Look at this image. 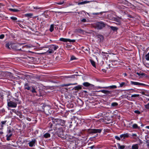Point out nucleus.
Returning a JSON list of instances; mask_svg holds the SVG:
<instances>
[{"instance_id": "1", "label": "nucleus", "mask_w": 149, "mask_h": 149, "mask_svg": "<svg viewBox=\"0 0 149 149\" xmlns=\"http://www.w3.org/2000/svg\"><path fill=\"white\" fill-rule=\"evenodd\" d=\"M48 127L53 129L59 137H63V131L62 127H60L59 124L55 123L54 121H52L49 123ZM52 130V129L50 130L49 131Z\"/></svg>"}, {"instance_id": "2", "label": "nucleus", "mask_w": 149, "mask_h": 149, "mask_svg": "<svg viewBox=\"0 0 149 149\" xmlns=\"http://www.w3.org/2000/svg\"><path fill=\"white\" fill-rule=\"evenodd\" d=\"M92 25L93 27L100 30L105 27L106 24L103 22H98L92 24Z\"/></svg>"}, {"instance_id": "3", "label": "nucleus", "mask_w": 149, "mask_h": 149, "mask_svg": "<svg viewBox=\"0 0 149 149\" xmlns=\"http://www.w3.org/2000/svg\"><path fill=\"white\" fill-rule=\"evenodd\" d=\"M24 89L25 90L30 91L33 93H36L34 87L30 86L28 83L24 84Z\"/></svg>"}, {"instance_id": "4", "label": "nucleus", "mask_w": 149, "mask_h": 149, "mask_svg": "<svg viewBox=\"0 0 149 149\" xmlns=\"http://www.w3.org/2000/svg\"><path fill=\"white\" fill-rule=\"evenodd\" d=\"M102 129H89L87 130V132L89 134H95L97 133H100Z\"/></svg>"}, {"instance_id": "5", "label": "nucleus", "mask_w": 149, "mask_h": 149, "mask_svg": "<svg viewBox=\"0 0 149 149\" xmlns=\"http://www.w3.org/2000/svg\"><path fill=\"white\" fill-rule=\"evenodd\" d=\"M52 119V121H54L55 123H57L60 125V127L61 126H63L65 124V121L63 120L60 119Z\"/></svg>"}, {"instance_id": "6", "label": "nucleus", "mask_w": 149, "mask_h": 149, "mask_svg": "<svg viewBox=\"0 0 149 149\" xmlns=\"http://www.w3.org/2000/svg\"><path fill=\"white\" fill-rule=\"evenodd\" d=\"M20 45L18 44L12 43L11 44V47L12 49L16 51H20L21 50V48H19Z\"/></svg>"}, {"instance_id": "7", "label": "nucleus", "mask_w": 149, "mask_h": 149, "mask_svg": "<svg viewBox=\"0 0 149 149\" xmlns=\"http://www.w3.org/2000/svg\"><path fill=\"white\" fill-rule=\"evenodd\" d=\"M7 105L8 107L12 108H15L17 106L16 103L10 101L9 99L7 100Z\"/></svg>"}, {"instance_id": "8", "label": "nucleus", "mask_w": 149, "mask_h": 149, "mask_svg": "<svg viewBox=\"0 0 149 149\" xmlns=\"http://www.w3.org/2000/svg\"><path fill=\"white\" fill-rule=\"evenodd\" d=\"M59 40L63 42H74L75 40H70L69 39L65 38H61Z\"/></svg>"}, {"instance_id": "9", "label": "nucleus", "mask_w": 149, "mask_h": 149, "mask_svg": "<svg viewBox=\"0 0 149 149\" xmlns=\"http://www.w3.org/2000/svg\"><path fill=\"white\" fill-rule=\"evenodd\" d=\"M84 31L81 28L77 29H75L74 32L75 33H79L80 34H84Z\"/></svg>"}, {"instance_id": "10", "label": "nucleus", "mask_w": 149, "mask_h": 149, "mask_svg": "<svg viewBox=\"0 0 149 149\" xmlns=\"http://www.w3.org/2000/svg\"><path fill=\"white\" fill-rule=\"evenodd\" d=\"M36 142V141L35 139H33L31 141H30L29 143V146L30 147H32L35 145V143Z\"/></svg>"}, {"instance_id": "11", "label": "nucleus", "mask_w": 149, "mask_h": 149, "mask_svg": "<svg viewBox=\"0 0 149 149\" xmlns=\"http://www.w3.org/2000/svg\"><path fill=\"white\" fill-rule=\"evenodd\" d=\"M99 92H101L102 93H104L105 94H111L112 93V91H109L108 90H101L99 91Z\"/></svg>"}, {"instance_id": "12", "label": "nucleus", "mask_w": 149, "mask_h": 149, "mask_svg": "<svg viewBox=\"0 0 149 149\" xmlns=\"http://www.w3.org/2000/svg\"><path fill=\"white\" fill-rule=\"evenodd\" d=\"M129 134L128 133L122 134L120 135V137L121 138H123V139H125V138H127L129 137Z\"/></svg>"}, {"instance_id": "13", "label": "nucleus", "mask_w": 149, "mask_h": 149, "mask_svg": "<svg viewBox=\"0 0 149 149\" xmlns=\"http://www.w3.org/2000/svg\"><path fill=\"white\" fill-rule=\"evenodd\" d=\"M114 21L116 22H115V23L117 25H120L121 24V22L120 21V20L117 18H115L114 19Z\"/></svg>"}, {"instance_id": "14", "label": "nucleus", "mask_w": 149, "mask_h": 149, "mask_svg": "<svg viewBox=\"0 0 149 149\" xmlns=\"http://www.w3.org/2000/svg\"><path fill=\"white\" fill-rule=\"evenodd\" d=\"M58 48V46L57 45H52L50 47V48L52 50H53V51H55Z\"/></svg>"}, {"instance_id": "15", "label": "nucleus", "mask_w": 149, "mask_h": 149, "mask_svg": "<svg viewBox=\"0 0 149 149\" xmlns=\"http://www.w3.org/2000/svg\"><path fill=\"white\" fill-rule=\"evenodd\" d=\"M12 43H7L6 45V47L8 49H11L12 48L11 47V44Z\"/></svg>"}, {"instance_id": "16", "label": "nucleus", "mask_w": 149, "mask_h": 149, "mask_svg": "<svg viewBox=\"0 0 149 149\" xmlns=\"http://www.w3.org/2000/svg\"><path fill=\"white\" fill-rule=\"evenodd\" d=\"M118 149H124L125 147L124 145H120L119 143H117Z\"/></svg>"}, {"instance_id": "17", "label": "nucleus", "mask_w": 149, "mask_h": 149, "mask_svg": "<svg viewBox=\"0 0 149 149\" xmlns=\"http://www.w3.org/2000/svg\"><path fill=\"white\" fill-rule=\"evenodd\" d=\"M136 74L141 77L143 76H145L146 75L145 74L141 72H136Z\"/></svg>"}, {"instance_id": "18", "label": "nucleus", "mask_w": 149, "mask_h": 149, "mask_svg": "<svg viewBox=\"0 0 149 149\" xmlns=\"http://www.w3.org/2000/svg\"><path fill=\"white\" fill-rule=\"evenodd\" d=\"M50 137V134L48 133H46L44 135L43 137L45 138H49Z\"/></svg>"}, {"instance_id": "19", "label": "nucleus", "mask_w": 149, "mask_h": 149, "mask_svg": "<svg viewBox=\"0 0 149 149\" xmlns=\"http://www.w3.org/2000/svg\"><path fill=\"white\" fill-rule=\"evenodd\" d=\"M127 83L124 82H122L120 83V86L121 87H125L127 86Z\"/></svg>"}, {"instance_id": "20", "label": "nucleus", "mask_w": 149, "mask_h": 149, "mask_svg": "<svg viewBox=\"0 0 149 149\" xmlns=\"http://www.w3.org/2000/svg\"><path fill=\"white\" fill-rule=\"evenodd\" d=\"M104 88H109V89H115L117 88V86L116 85H112L108 87H104Z\"/></svg>"}, {"instance_id": "21", "label": "nucleus", "mask_w": 149, "mask_h": 149, "mask_svg": "<svg viewBox=\"0 0 149 149\" xmlns=\"http://www.w3.org/2000/svg\"><path fill=\"white\" fill-rule=\"evenodd\" d=\"M132 128L134 129H140V127L138 126L137 124H134L132 125Z\"/></svg>"}, {"instance_id": "22", "label": "nucleus", "mask_w": 149, "mask_h": 149, "mask_svg": "<svg viewBox=\"0 0 149 149\" xmlns=\"http://www.w3.org/2000/svg\"><path fill=\"white\" fill-rule=\"evenodd\" d=\"M12 135V134H7L6 136L7 140L8 141H9L10 140V138Z\"/></svg>"}, {"instance_id": "23", "label": "nucleus", "mask_w": 149, "mask_h": 149, "mask_svg": "<svg viewBox=\"0 0 149 149\" xmlns=\"http://www.w3.org/2000/svg\"><path fill=\"white\" fill-rule=\"evenodd\" d=\"M139 146L138 144H136L132 146V149H138Z\"/></svg>"}, {"instance_id": "24", "label": "nucleus", "mask_w": 149, "mask_h": 149, "mask_svg": "<svg viewBox=\"0 0 149 149\" xmlns=\"http://www.w3.org/2000/svg\"><path fill=\"white\" fill-rule=\"evenodd\" d=\"M54 52V51L53 50H52L50 48L48 50H47L46 53L47 54H50L53 53Z\"/></svg>"}, {"instance_id": "25", "label": "nucleus", "mask_w": 149, "mask_h": 149, "mask_svg": "<svg viewBox=\"0 0 149 149\" xmlns=\"http://www.w3.org/2000/svg\"><path fill=\"white\" fill-rule=\"evenodd\" d=\"M82 88L81 86L80 85H78L76 86L73 88L75 90H79L81 89Z\"/></svg>"}, {"instance_id": "26", "label": "nucleus", "mask_w": 149, "mask_h": 149, "mask_svg": "<svg viewBox=\"0 0 149 149\" xmlns=\"http://www.w3.org/2000/svg\"><path fill=\"white\" fill-rule=\"evenodd\" d=\"M77 83H74V84H64L62 85V86H69L71 85H77Z\"/></svg>"}, {"instance_id": "27", "label": "nucleus", "mask_w": 149, "mask_h": 149, "mask_svg": "<svg viewBox=\"0 0 149 149\" xmlns=\"http://www.w3.org/2000/svg\"><path fill=\"white\" fill-rule=\"evenodd\" d=\"M33 14L32 13H26L25 15V16L26 17H31L33 16Z\"/></svg>"}, {"instance_id": "28", "label": "nucleus", "mask_w": 149, "mask_h": 149, "mask_svg": "<svg viewBox=\"0 0 149 149\" xmlns=\"http://www.w3.org/2000/svg\"><path fill=\"white\" fill-rule=\"evenodd\" d=\"M9 10L14 12H17L19 11V10L17 9H14L12 8H10L9 9Z\"/></svg>"}, {"instance_id": "29", "label": "nucleus", "mask_w": 149, "mask_h": 149, "mask_svg": "<svg viewBox=\"0 0 149 149\" xmlns=\"http://www.w3.org/2000/svg\"><path fill=\"white\" fill-rule=\"evenodd\" d=\"M110 28L111 30L114 31H117L118 29V28L117 27L113 26H110Z\"/></svg>"}, {"instance_id": "30", "label": "nucleus", "mask_w": 149, "mask_h": 149, "mask_svg": "<svg viewBox=\"0 0 149 149\" xmlns=\"http://www.w3.org/2000/svg\"><path fill=\"white\" fill-rule=\"evenodd\" d=\"M131 84L132 85H139V83L136 82H134L133 81H131Z\"/></svg>"}, {"instance_id": "31", "label": "nucleus", "mask_w": 149, "mask_h": 149, "mask_svg": "<svg viewBox=\"0 0 149 149\" xmlns=\"http://www.w3.org/2000/svg\"><path fill=\"white\" fill-rule=\"evenodd\" d=\"M54 24H51L50 25V28L49 29V31L50 32H52L54 30Z\"/></svg>"}, {"instance_id": "32", "label": "nucleus", "mask_w": 149, "mask_h": 149, "mask_svg": "<svg viewBox=\"0 0 149 149\" xmlns=\"http://www.w3.org/2000/svg\"><path fill=\"white\" fill-rule=\"evenodd\" d=\"M83 85L85 86H90V84L88 82H86L83 83Z\"/></svg>"}, {"instance_id": "33", "label": "nucleus", "mask_w": 149, "mask_h": 149, "mask_svg": "<svg viewBox=\"0 0 149 149\" xmlns=\"http://www.w3.org/2000/svg\"><path fill=\"white\" fill-rule=\"evenodd\" d=\"M90 62L92 65L94 67H95L96 65L95 64V63L93 60H90Z\"/></svg>"}, {"instance_id": "34", "label": "nucleus", "mask_w": 149, "mask_h": 149, "mask_svg": "<svg viewBox=\"0 0 149 149\" xmlns=\"http://www.w3.org/2000/svg\"><path fill=\"white\" fill-rule=\"evenodd\" d=\"M16 113L19 116L20 118H22V115L20 112L17 111Z\"/></svg>"}, {"instance_id": "35", "label": "nucleus", "mask_w": 149, "mask_h": 149, "mask_svg": "<svg viewBox=\"0 0 149 149\" xmlns=\"http://www.w3.org/2000/svg\"><path fill=\"white\" fill-rule=\"evenodd\" d=\"M139 96V94H135L134 95H131L132 97H138Z\"/></svg>"}, {"instance_id": "36", "label": "nucleus", "mask_w": 149, "mask_h": 149, "mask_svg": "<svg viewBox=\"0 0 149 149\" xmlns=\"http://www.w3.org/2000/svg\"><path fill=\"white\" fill-rule=\"evenodd\" d=\"M146 59L149 61V52L146 55Z\"/></svg>"}, {"instance_id": "37", "label": "nucleus", "mask_w": 149, "mask_h": 149, "mask_svg": "<svg viewBox=\"0 0 149 149\" xmlns=\"http://www.w3.org/2000/svg\"><path fill=\"white\" fill-rule=\"evenodd\" d=\"M16 101H17V102H16V103H17L18 104H20L21 103V101H20L18 99V98H16L15 99H14Z\"/></svg>"}, {"instance_id": "38", "label": "nucleus", "mask_w": 149, "mask_h": 149, "mask_svg": "<svg viewBox=\"0 0 149 149\" xmlns=\"http://www.w3.org/2000/svg\"><path fill=\"white\" fill-rule=\"evenodd\" d=\"M118 105V104L116 102H113L111 104V106L113 107H115L117 106Z\"/></svg>"}, {"instance_id": "39", "label": "nucleus", "mask_w": 149, "mask_h": 149, "mask_svg": "<svg viewBox=\"0 0 149 149\" xmlns=\"http://www.w3.org/2000/svg\"><path fill=\"white\" fill-rule=\"evenodd\" d=\"M144 107L146 109H149V103L145 105Z\"/></svg>"}, {"instance_id": "40", "label": "nucleus", "mask_w": 149, "mask_h": 149, "mask_svg": "<svg viewBox=\"0 0 149 149\" xmlns=\"http://www.w3.org/2000/svg\"><path fill=\"white\" fill-rule=\"evenodd\" d=\"M102 12H101L100 13H93L92 14L93 15H99V14H100L101 15H102Z\"/></svg>"}, {"instance_id": "41", "label": "nucleus", "mask_w": 149, "mask_h": 149, "mask_svg": "<svg viewBox=\"0 0 149 149\" xmlns=\"http://www.w3.org/2000/svg\"><path fill=\"white\" fill-rule=\"evenodd\" d=\"M10 19L13 20H16L17 19V18L15 17H10Z\"/></svg>"}, {"instance_id": "42", "label": "nucleus", "mask_w": 149, "mask_h": 149, "mask_svg": "<svg viewBox=\"0 0 149 149\" xmlns=\"http://www.w3.org/2000/svg\"><path fill=\"white\" fill-rule=\"evenodd\" d=\"M115 138L118 141H120V137H119L118 136H115Z\"/></svg>"}, {"instance_id": "43", "label": "nucleus", "mask_w": 149, "mask_h": 149, "mask_svg": "<svg viewBox=\"0 0 149 149\" xmlns=\"http://www.w3.org/2000/svg\"><path fill=\"white\" fill-rule=\"evenodd\" d=\"M81 22H87L86 19L84 18L81 20Z\"/></svg>"}, {"instance_id": "44", "label": "nucleus", "mask_w": 149, "mask_h": 149, "mask_svg": "<svg viewBox=\"0 0 149 149\" xmlns=\"http://www.w3.org/2000/svg\"><path fill=\"white\" fill-rule=\"evenodd\" d=\"M64 3V1H62V2L60 1L59 2L57 3H56L58 5H62Z\"/></svg>"}, {"instance_id": "45", "label": "nucleus", "mask_w": 149, "mask_h": 149, "mask_svg": "<svg viewBox=\"0 0 149 149\" xmlns=\"http://www.w3.org/2000/svg\"><path fill=\"white\" fill-rule=\"evenodd\" d=\"M134 112L135 113L139 114H140L141 113L138 110H135Z\"/></svg>"}, {"instance_id": "46", "label": "nucleus", "mask_w": 149, "mask_h": 149, "mask_svg": "<svg viewBox=\"0 0 149 149\" xmlns=\"http://www.w3.org/2000/svg\"><path fill=\"white\" fill-rule=\"evenodd\" d=\"M4 37V35L3 34H1L0 35V39H3Z\"/></svg>"}, {"instance_id": "47", "label": "nucleus", "mask_w": 149, "mask_h": 149, "mask_svg": "<svg viewBox=\"0 0 149 149\" xmlns=\"http://www.w3.org/2000/svg\"><path fill=\"white\" fill-rule=\"evenodd\" d=\"M76 59V58L74 56H72L70 60H72Z\"/></svg>"}, {"instance_id": "48", "label": "nucleus", "mask_w": 149, "mask_h": 149, "mask_svg": "<svg viewBox=\"0 0 149 149\" xmlns=\"http://www.w3.org/2000/svg\"><path fill=\"white\" fill-rule=\"evenodd\" d=\"M6 121L5 120V121H2L1 122V123L2 125H4L5 124V123H6Z\"/></svg>"}, {"instance_id": "49", "label": "nucleus", "mask_w": 149, "mask_h": 149, "mask_svg": "<svg viewBox=\"0 0 149 149\" xmlns=\"http://www.w3.org/2000/svg\"><path fill=\"white\" fill-rule=\"evenodd\" d=\"M11 132L12 131L11 130H8V133L9 134H12V133H11Z\"/></svg>"}, {"instance_id": "50", "label": "nucleus", "mask_w": 149, "mask_h": 149, "mask_svg": "<svg viewBox=\"0 0 149 149\" xmlns=\"http://www.w3.org/2000/svg\"><path fill=\"white\" fill-rule=\"evenodd\" d=\"M75 76H77V75H73L70 77H67V78H74Z\"/></svg>"}, {"instance_id": "51", "label": "nucleus", "mask_w": 149, "mask_h": 149, "mask_svg": "<svg viewBox=\"0 0 149 149\" xmlns=\"http://www.w3.org/2000/svg\"><path fill=\"white\" fill-rule=\"evenodd\" d=\"M33 8L35 9H38L40 8L37 7H33Z\"/></svg>"}, {"instance_id": "52", "label": "nucleus", "mask_w": 149, "mask_h": 149, "mask_svg": "<svg viewBox=\"0 0 149 149\" xmlns=\"http://www.w3.org/2000/svg\"><path fill=\"white\" fill-rule=\"evenodd\" d=\"M139 85H142V86H146V85L143 83H139Z\"/></svg>"}, {"instance_id": "53", "label": "nucleus", "mask_w": 149, "mask_h": 149, "mask_svg": "<svg viewBox=\"0 0 149 149\" xmlns=\"http://www.w3.org/2000/svg\"><path fill=\"white\" fill-rule=\"evenodd\" d=\"M139 85H142V86H146V85L143 83H139Z\"/></svg>"}, {"instance_id": "54", "label": "nucleus", "mask_w": 149, "mask_h": 149, "mask_svg": "<svg viewBox=\"0 0 149 149\" xmlns=\"http://www.w3.org/2000/svg\"><path fill=\"white\" fill-rule=\"evenodd\" d=\"M0 98L3 99V96L0 93Z\"/></svg>"}, {"instance_id": "55", "label": "nucleus", "mask_w": 149, "mask_h": 149, "mask_svg": "<svg viewBox=\"0 0 149 149\" xmlns=\"http://www.w3.org/2000/svg\"><path fill=\"white\" fill-rule=\"evenodd\" d=\"M90 2L89 1H84V4H86L87 3H88Z\"/></svg>"}, {"instance_id": "56", "label": "nucleus", "mask_w": 149, "mask_h": 149, "mask_svg": "<svg viewBox=\"0 0 149 149\" xmlns=\"http://www.w3.org/2000/svg\"><path fill=\"white\" fill-rule=\"evenodd\" d=\"M132 136L134 137H136L137 136V135L136 134H132Z\"/></svg>"}, {"instance_id": "57", "label": "nucleus", "mask_w": 149, "mask_h": 149, "mask_svg": "<svg viewBox=\"0 0 149 149\" xmlns=\"http://www.w3.org/2000/svg\"><path fill=\"white\" fill-rule=\"evenodd\" d=\"M83 4H84V1H82L81 2H80L79 3H78V5Z\"/></svg>"}, {"instance_id": "58", "label": "nucleus", "mask_w": 149, "mask_h": 149, "mask_svg": "<svg viewBox=\"0 0 149 149\" xmlns=\"http://www.w3.org/2000/svg\"><path fill=\"white\" fill-rule=\"evenodd\" d=\"M26 119H27L28 120V121H31V119L30 118H28V117H27V118H26Z\"/></svg>"}, {"instance_id": "59", "label": "nucleus", "mask_w": 149, "mask_h": 149, "mask_svg": "<svg viewBox=\"0 0 149 149\" xmlns=\"http://www.w3.org/2000/svg\"><path fill=\"white\" fill-rule=\"evenodd\" d=\"M123 74L124 75V76H126L127 75V74L126 73H123Z\"/></svg>"}, {"instance_id": "60", "label": "nucleus", "mask_w": 149, "mask_h": 149, "mask_svg": "<svg viewBox=\"0 0 149 149\" xmlns=\"http://www.w3.org/2000/svg\"><path fill=\"white\" fill-rule=\"evenodd\" d=\"M94 147V146H91L90 147V148H91V149H93V148Z\"/></svg>"}, {"instance_id": "61", "label": "nucleus", "mask_w": 149, "mask_h": 149, "mask_svg": "<svg viewBox=\"0 0 149 149\" xmlns=\"http://www.w3.org/2000/svg\"><path fill=\"white\" fill-rule=\"evenodd\" d=\"M99 36L100 37H101V38H103V36L102 35H99Z\"/></svg>"}, {"instance_id": "62", "label": "nucleus", "mask_w": 149, "mask_h": 149, "mask_svg": "<svg viewBox=\"0 0 149 149\" xmlns=\"http://www.w3.org/2000/svg\"><path fill=\"white\" fill-rule=\"evenodd\" d=\"M102 54H107V53H106V52H102Z\"/></svg>"}, {"instance_id": "63", "label": "nucleus", "mask_w": 149, "mask_h": 149, "mask_svg": "<svg viewBox=\"0 0 149 149\" xmlns=\"http://www.w3.org/2000/svg\"><path fill=\"white\" fill-rule=\"evenodd\" d=\"M81 103V105L82 106V105L83 104V102H82L81 101H80Z\"/></svg>"}, {"instance_id": "64", "label": "nucleus", "mask_w": 149, "mask_h": 149, "mask_svg": "<svg viewBox=\"0 0 149 149\" xmlns=\"http://www.w3.org/2000/svg\"><path fill=\"white\" fill-rule=\"evenodd\" d=\"M146 127L148 129H149V126H147Z\"/></svg>"}]
</instances>
